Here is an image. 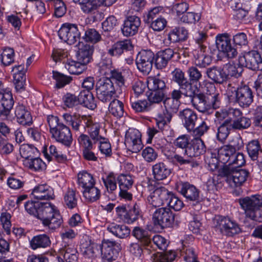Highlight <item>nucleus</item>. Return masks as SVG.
<instances>
[{
	"mask_svg": "<svg viewBox=\"0 0 262 262\" xmlns=\"http://www.w3.org/2000/svg\"><path fill=\"white\" fill-rule=\"evenodd\" d=\"M83 38L86 42L95 43L99 42L101 37L100 34L95 29H89L85 31Z\"/></svg>",
	"mask_w": 262,
	"mask_h": 262,
	"instance_id": "obj_58",
	"label": "nucleus"
},
{
	"mask_svg": "<svg viewBox=\"0 0 262 262\" xmlns=\"http://www.w3.org/2000/svg\"><path fill=\"white\" fill-rule=\"evenodd\" d=\"M166 201L165 204L176 211L180 210L183 206L182 201L169 191Z\"/></svg>",
	"mask_w": 262,
	"mask_h": 262,
	"instance_id": "obj_55",
	"label": "nucleus"
},
{
	"mask_svg": "<svg viewBox=\"0 0 262 262\" xmlns=\"http://www.w3.org/2000/svg\"><path fill=\"white\" fill-rule=\"evenodd\" d=\"M82 192L83 196L85 199L91 202L97 201L99 199L100 196L99 189L95 187V185L84 189Z\"/></svg>",
	"mask_w": 262,
	"mask_h": 262,
	"instance_id": "obj_50",
	"label": "nucleus"
},
{
	"mask_svg": "<svg viewBox=\"0 0 262 262\" xmlns=\"http://www.w3.org/2000/svg\"><path fill=\"white\" fill-rule=\"evenodd\" d=\"M89 127L88 133L94 144L99 142V149L101 152L107 156H111L112 152L111 146L107 139L99 135L100 125L98 123L87 122Z\"/></svg>",
	"mask_w": 262,
	"mask_h": 262,
	"instance_id": "obj_8",
	"label": "nucleus"
},
{
	"mask_svg": "<svg viewBox=\"0 0 262 262\" xmlns=\"http://www.w3.org/2000/svg\"><path fill=\"white\" fill-rule=\"evenodd\" d=\"M59 38L69 45H73L80 38V32L76 25L65 23L58 32Z\"/></svg>",
	"mask_w": 262,
	"mask_h": 262,
	"instance_id": "obj_10",
	"label": "nucleus"
},
{
	"mask_svg": "<svg viewBox=\"0 0 262 262\" xmlns=\"http://www.w3.org/2000/svg\"><path fill=\"white\" fill-rule=\"evenodd\" d=\"M108 111L114 116L120 118L124 114V104L118 99H114L109 105Z\"/></svg>",
	"mask_w": 262,
	"mask_h": 262,
	"instance_id": "obj_48",
	"label": "nucleus"
},
{
	"mask_svg": "<svg viewBox=\"0 0 262 262\" xmlns=\"http://www.w3.org/2000/svg\"><path fill=\"white\" fill-rule=\"evenodd\" d=\"M179 89L185 97L191 98L195 94V89L189 80L187 79L179 84Z\"/></svg>",
	"mask_w": 262,
	"mask_h": 262,
	"instance_id": "obj_51",
	"label": "nucleus"
},
{
	"mask_svg": "<svg viewBox=\"0 0 262 262\" xmlns=\"http://www.w3.org/2000/svg\"><path fill=\"white\" fill-rule=\"evenodd\" d=\"M146 83L149 90L165 91L166 84L165 82L155 76L148 77Z\"/></svg>",
	"mask_w": 262,
	"mask_h": 262,
	"instance_id": "obj_47",
	"label": "nucleus"
},
{
	"mask_svg": "<svg viewBox=\"0 0 262 262\" xmlns=\"http://www.w3.org/2000/svg\"><path fill=\"white\" fill-rule=\"evenodd\" d=\"M120 189H129L133 184V180L130 174H121L118 178Z\"/></svg>",
	"mask_w": 262,
	"mask_h": 262,
	"instance_id": "obj_61",
	"label": "nucleus"
},
{
	"mask_svg": "<svg viewBox=\"0 0 262 262\" xmlns=\"http://www.w3.org/2000/svg\"><path fill=\"white\" fill-rule=\"evenodd\" d=\"M216 45L218 50L229 59L237 55V50L232 45L230 39L227 35H220L216 37Z\"/></svg>",
	"mask_w": 262,
	"mask_h": 262,
	"instance_id": "obj_16",
	"label": "nucleus"
},
{
	"mask_svg": "<svg viewBox=\"0 0 262 262\" xmlns=\"http://www.w3.org/2000/svg\"><path fill=\"white\" fill-rule=\"evenodd\" d=\"M232 165H224L220 168L218 170V176L222 178H225L226 181L230 184V179H232L233 172H234L235 165L234 167H231Z\"/></svg>",
	"mask_w": 262,
	"mask_h": 262,
	"instance_id": "obj_59",
	"label": "nucleus"
},
{
	"mask_svg": "<svg viewBox=\"0 0 262 262\" xmlns=\"http://www.w3.org/2000/svg\"><path fill=\"white\" fill-rule=\"evenodd\" d=\"M50 244L49 237L45 234L34 236L30 241L31 247L34 250L38 248L47 247Z\"/></svg>",
	"mask_w": 262,
	"mask_h": 262,
	"instance_id": "obj_40",
	"label": "nucleus"
},
{
	"mask_svg": "<svg viewBox=\"0 0 262 262\" xmlns=\"http://www.w3.org/2000/svg\"><path fill=\"white\" fill-rule=\"evenodd\" d=\"M216 227L223 234L228 236H232L241 232L239 225L228 217L220 216L217 220Z\"/></svg>",
	"mask_w": 262,
	"mask_h": 262,
	"instance_id": "obj_15",
	"label": "nucleus"
},
{
	"mask_svg": "<svg viewBox=\"0 0 262 262\" xmlns=\"http://www.w3.org/2000/svg\"><path fill=\"white\" fill-rule=\"evenodd\" d=\"M61 254L66 262H77L78 260L79 253L73 247H66L61 251Z\"/></svg>",
	"mask_w": 262,
	"mask_h": 262,
	"instance_id": "obj_45",
	"label": "nucleus"
},
{
	"mask_svg": "<svg viewBox=\"0 0 262 262\" xmlns=\"http://www.w3.org/2000/svg\"><path fill=\"white\" fill-rule=\"evenodd\" d=\"M232 179H230V185L231 186H240L246 182L249 176V172L246 169H239L235 167L233 172Z\"/></svg>",
	"mask_w": 262,
	"mask_h": 262,
	"instance_id": "obj_31",
	"label": "nucleus"
},
{
	"mask_svg": "<svg viewBox=\"0 0 262 262\" xmlns=\"http://www.w3.org/2000/svg\"><path fill=\"white\" fill-rule=\"evenodd\" d=\"M174 55V51L170 48L159 51L155 58V66L158 69H162L166 67L168 62Z\"/></svg>",
	"mask_w": 262,
	"mask_h": 262,
	"instance_id": "obj_25",
	"label": "nucleus"
},
{
	"mask_svg": "<svg viewBox=\"0 0 262 262\" xmlns=\"http://www.w3.org/2000/svg\"><path fill=\"white\" fill-rule=\"evenodd\" d=\"M19 152L21 156L28 161L34 157H38L40 154L37 148L29 144L21 145L19 148Z\"/></svg>",
	"mask_w": 262,
	"mask_h": 262,
	"instance_id": "obj_38",
	"label": "nucleus"
},
{
	"mask_svg": "<svg viewBox=\"0 0 262 262\" xmlns=\"http://www.w3.org/2000/svg\"><path fill=\"white\" fill-rule=\"evenodd\" d=\"M243 66H242L239 63L237 65V67L230 63L224 65L223 68L226 71L227 81L229 78V76L235 77L241 76L243 70Z\"/></svg>",
	"mask_w": 262,
	"mask_h": 262,
	"instance_id": "obj_49",
	"label": "nucleus"
},
{
	"mask_svg": "<svg viewBox=\"0 0 262 262\" xmlns=\"http://www.w3.org/2000/svg\"><path fill=\"white\" fill-rule=\"evenodd\" d=\"M106 71L104 72V75H108L110 74V78L115 79L119 86L121 87L124 84V78L121 72L118 69L114 68L108 64Z\"/></svg>",
	"mask_w": 262,
	"mask_h": 262,
	"instance_id": "obj_46",
	"label": "nucleus"
},
{
	"mask_svg": "<svg viewBox=\"0 0 262 262\" xmlns=\"http://www.w3.org/2000/svg\"><path fill=\"white\" fill-rule=\"evenodd\" d=\"M62 223V217L59 211H55L53 215L46 220L42 223L44 226L48 227L49 229L55 230L61 226Z\"/></svg>",
	"mask_w": 262,
	"mask_h": 262,
	"instance_id": "obj_42",
	"label": "nucleus"
},
{
	"mask_svg": "<svg viewBox=\"0 0 262 262\" xmlns=\"http://www.w3.org/2000/svg\"><path fill=\"white\" fill-rule=\"evenodd\" d=\"M103 258L111 262L115 259L121 250L120 245L115 241L103 239L101 248Z\"/></svg>",
	"mask_w": 262,
	"mask_h": 262,
	"instance_id": "obj_17",
	"label": "nucleus"
},
{
	"mask_svg": "<svg viewBox=\"0 0 262 262\" xmlns=\"http://www.w3.org/2000/svg\"><path fill=\"white\" fill-rule=\"evenodd\" d=\"M14 50L11 48L4 50L1 55V60L4 66H7L14 62Z\"/></svg>",
	"mask_w": 262,
	"mask_h": 262,
	"instance_id": "obj_62",
	"label": "nucleus"
},
{
	"mask_svg": "<svg viewBox=\"0 0 262 262\" xmlns=\"http://www.w3.org/2000/svg\"><path fill=\"white\" fill-rule=\"evenodd\" d=\"M205 73L207 77L216 84H223L227 82V75L223 67L212 66L206 69Z\"/></svg>",
	"mask_w": 262,
	"mask_h": 262,
	"instance_id": "obj_21",
	"label": "nucleus"
},
{
	"mask_svg": "<svg viewBox=\"0 0 262 262\" xmlns=\"http://www.w3.org/2000/svg\"><path fill=\"white\" fill-rule=\"evenodd\" d=\"M78 182L79 185L83 189L90 186L92 187L95 184L92 175L85 171L80 172L78 174Z\"/></svg>",
	"mask_w": 262,
	"mask_h": 262,
	"instance_id": "obj_44",
	"label": "nucleus"
},
{
	"mask_svg": "<svg viewBox=\"0 0 262 262\" xmlns=\"http://www.w3.org/2000/svg\"><path fill=\"white\" fill-rule=\"evenodd\" d=\"M151 92L148 96V103L150 105L154 103H159L163 102L165 99V91L150 90Z\"/></svg>",
	"mask_w": 262,
	"mask_h": 262,
	"instance_id": "obj_53",
	"label": "nucleus"
},
{
	"mask_svg": "<svg viewBox=\"0 0 262 262\" xmlns=\"http://www.w3.org/2000/svg\"><path fill=\"white\" fill-rule=\"evenodd\" d=\"M51 134L57 142L67 147L71 146L73 138L71 130L67 125L63 124Z\"/></svg>",
	"mask_w": 262,
	"mask_h": 262,
	"instance_id": "obj_18",
	"label": "nucleus"
},
{
	"mask_svg": "<svg viewBox=\"0 0 262 262\" xmlns=\"http://www.w3.org/2000/svg\"><path fill=\"white\" fill-rule=\"evenodd\" d=\"M241 208L244 210L246 217L259 223L262 222V198L259 195H253L238 199Z\"/></svg>",
	"mask_w": 262,
	"mask_h": 262,
	"instance_id": "obj_2",
	"label": "nucleus"
},
{
	"mask_svg": "<svg viewBox=\"0 0 262 262\" xmlns=\"http://www.w3.org/2000/svg\"><path fill=\"white\" fill-rule=\"evenodd\" d=\"M151 239L153 243L159 249L163 251V252H158L153 255L152 258L154 262H172L174 259L176 257L174 252L171 250L166 251L168 244L163 237L156 235L151 238Z\"/></svg>",
	"mask_w": 262,
	"mask_h": 262,
	"instance_id": "obj_7",
	"label": "nucleus"
},
{
	"mask_svg": "<svg viewBox=\"0 0 262 262\" xmlns=\"http://www.w3.org/2000/svg\"><path fill=\"white\" fill-rule=\"evenodd\" d=\"M220 161L224 164L234 165L236 167H241L245 163L244 155L235 151L234 148L230 144L223 145L215 149Z\"/></svg>",
	"mask_w": 262,
	"mask_h": 262,
	"instance_id": "obj_4",
	"label": "nucleus"
},
{
	"mask_svg": "<svg viewBox=\"0 0 262 262\" xmlns=\"http://www.w3.org/2000/svg\"><path fill=\"white\" fill-rule=\"evenodd\" d=\"M183 246L181 251V256L186 262L194 261L196 259V255L195 254L194 249L191 247H186L183 244Z\"/></svg>",
	"mask_w": 262,
	"mask_h": 262,
	"instance_id": "obj_63",
	"label": "nucleus"
},
{
	"mask_svg": "<svg viewBox=\"0 0 262 262\" xmlns=\"http://www.w3.org/2000/svg\"><path fill=\"white\" fill-rule=\"evenodd\" d=\"M239 64L254 71H262V58L260 54L256 51H251L245 53L238 58Z\"/></svg>",
	"mask_w": 262,
	"mask_h": 262,
	"instance_id": "obj_9",
	"label": "nucleus"
},
{
	"mask_svg": "<svg viewBox=\"0 0 262 262\" xmlns=\"http://www.w3.org/2000/svg\"><path fill=\"white\" fill-rule=\"evenodd\" d=\"M154 178L157 181L166 179L171 173V169L163 162H159L152 166Z\"/></svg>",
	"mask_w": 262,
	"mask_h": 262,
	"instance_id": "obj_33",
	"label": "nucleus"
},
{
	"mask_svg": "<svg viewBox=\"0 0 262 262\" xmlns=\"http://www.w3.org/2000/svg\"><path fill=\"white\" fill-rule=\"evenodd\" d=\"M133 235L144 246H148L151 244V235L148 231L136 227L133 231Z\"/></svg>",
	"mask_w": 262,
	"mask_h": 262,
	"instance_id": "obj_37",
	"label": "nucleus"
},
{
	"mask_svg": "<svg viewBox=\"0 0 262 262\" xmlns=\"http://www.w3.org/2000/svg\"><path fill=\"white\" fill-rule=\"evenodd\" d=\"M154 53L150 50H142L137 55L136 63L138 70L144 74H147L151 70Z\"/></svg>",
	"mask_w": 262,
	"mask_h": 262,
	"instance_id": "obj_14",
	"label": "nucleus"
},
{
	"mask_svg": "<svg viewBox=\"0 0 262 262\" xmlns=\"http://www.w3.org/2000/svg\"><path fill=\"white\" fill-rule=\"evenodd\" d=\"M191 102L193 106L200 112L205 113L210 110L206 95L203 93H195L191 98Z\"/></svg>",
	"mask_w": 262,
	"mask_h": 262,
	"instance_id": "obj_29",
	"label": "nucleus"
},
{
	"mask_svg": "<svg viewBox=\"0 0 262 262\" xmlns=\"http://www.w3.org/2000/svg\"><path fill=\"white\" fill-rule=\"evenodd\" d=\"M226 93L230 100L244 108L249 107L253 101L252 91L247 85L235 87L229 83Z\"/></svg>",
	"mask_w": 262,
	"mask_h": 262,
	"instance_id": "obj_3",
	"label": "nucleus"
},
{
	"mask_svg": "<svg viewBox=\"0 0 262 262\" xmlns=\"http://www.w3.org/2000/svg\"><path fill=\"white\" fill-rule=\"evenodd\" d=\"M64 68L71 74L79 75L86 69V67L79 61L68 60L64 63Z\"/></svg>",
	"mask_w": 262,
	"mask_h": 262,
	"instance_id": "obj_43",
	"label": "nucleus"
},
{
	"mask_svg": "<svg viewBox=\"0 0 262 262\" xmlns=\"http://www.w3.org/2000/svg\"><path fill=\"white\" fill-rule=\"evenodd\" d=\"M95 89L97 98L104 103L111 101L116 93L114 83L108 77L101 78L97 81Z\"/></svg>",
	"mask_w": 262,
	"mask_h": 262,
	"instance_id": "obj_6",
	"label": "nucleus"
},
{
	"mask_svg": "<svg viewBox=\"0 0 262 262\" xmlns=\"http://www.w3.org/2000/svg\"><path fill=\"white\" fill-rule=\"evenodd\" d=\"M132 48L133 46L129 40L119 41L114 43L111 48L108 50V53L112 56H119L124 51L130 50Z\"/></svg>",
	"mask_w": 262,
	"mask_h": 262,
	"instance_id": "obj_28",
	"label": "nucleus"
},
{
	"mask_svg": "<svg viewBox=\"0 0 262 262\" xmlns=\"http://www.w3.org/2000/svg\"><path fill=\"white\" fill-rule=\"evenodd\" d=\"M79 103L92 110H94L97 106L94 97L89 91H81L79 93Z\"/></svg>",
	"mask_w": 262,
	"mask_h": 262,
	"instance_id": "obj_34",
	"label": "nucleus"
},
{
	"mask_svg": "<svg viewBox=\"0 0 262 262\" xmlns=\"http://www.w3.org/2000/svg\"><path fill=\"white\" fill-rule=\"evenodd\" d=\"M179 116L186 129L192 132L198 119L196 113L191 109L185 108L179 112Z\"/></svg>",
	"mask_w": 262,
	"mask_h": 262,
	"instance_id": "obj_22",
	"label": "nucleus"
},
{
	"mask_svg": "<svg viewBox=\"0 0 262 262\" xmlns=\"http://www.w3.org/2000/svg\"><path fill=\"white\" fill-rule=\"evenodd\" d=\"M176 148L182 149L184 154L189 158L185 159L179 155H175L173 159L181 165H187L191 168L198 166V163L194 161L191 158L203 155L206 151V146L203 140L200 138L191 140L187 135H182L176 138L173 141Z\"/></svg>",
	"mask_w": 262,
	"mask_h": 262,
	"instance_id": "obj_1",
	"label": "nucleus"
},
{
	"mask_svg": "<svg viewBox=\"0 0 262 262\" xmlns=\"http://www.w3.org/2000/svg\"><path fill=\"white\" fill-rule=\"evenodd\" d=\"M58 211L54 205L51 203H41L40 207L39 209L37 218L40 219L42 223L46 220L50 218L55 211Z\"/></svg>",
	"mask_w": 262,
	"mask_h": 262,
	"instance_id": "obj_35",
	"label": "nucleus"
},
{
	"mask_svg": "<svg viewBox=\"0 0 262 262\" xmlns=\"http://www.w3.org/2000/svg\"><path fill=\"white\" fill-rule=\"evenodd\" d=\"M163 103L167 115L166 116L159 115L156 119L157 126L162 130L169 127L168 123L171 119L172 114L178 111L181 101H175L169 97H166Z\"/></svg>",
	"mask_w": 262,
	"mask_h": 262,
	"instance_id": "obj_5",
	"label": "nucleus"
},
{
	"mask_svg": "<svg viewBox=\"0 0 262 262\" xmlns=\"http://www.w3.org/2000/svg\"><path fill=\"white\" fill-rule=\"evenodd\" d=\"M64 104L68 107L72 108L79 104V95L78 96L71 93H67L63 96Z\"/></svg>",
	"mask_w": 262,
	"mask_h": 262,
	"instance_id": "obj_64",
	"label": "nucleus"
},
{
	"mask_svg": "<svg viewBox=\"0 0 262 262\" xmlns=\"http://www.w3.org/2000/svg\"><path fill=\"white\" fill-rule=\"evenodd\" d=\"M107 231L119 238H125L130 234V229L123 224L112 223L107 227Z\"/></svg>",
	"mask_w": 262,
	"mask_h": 262,
	"instance_id": "obj_30",
	"label": "nucleus"
},
{
	"mask_svg": "<svg viewBox=\"0 0 262 262\" xmlns=\"http://www.w3.org/2000/svg\"><path fill=\"white\" fill-rule=\"evenodd\" d=\"M207 102L209 109H217L220 107L221 104V96L219 93L206 95Z\"/></svg>",
	"mask_w": 262,
	"mask_h": 262,
	"instance_id": "obj_60",
	"label": "nucleus"
},
{
	"mask_svg": "<svg viewBox=\"0 0 262 262\" xmlns=\"http://www.w3.org/2000/svg\"><path fill=\"white\" fill-rule=\"evenodd\" d=\"M81 250L84 256L92 258L95 256L96 252L98 251V248L97 244L95 243L83 244L81 247Z\"/></svg>",
	"mask_w": 262,
	"mask_h": 262,
	"instance_id": "obj_54",
	"label": "nucleus"
},
{
	"mask_svg": "<svg viewBox=\"0 0 262 262\" xmlns=\"http://www.w3.org/2000/svg\"><path fill=\"white\" fill-rule=\"evenodd\" d=\"M174 215L169 208L162 207L156 209L152 215L155 225L162 228L170 227L174 221Z\"/></svg>",
	"mask_w": 262,
	"mask_h": 262,
	"instance_id": "obj_11",
	"label": "nucleus"
},
{
	"mask_svg": "<svg viewBox=\"0 0 262 262\" xmlns=\"http://www.w3.org/2000/svg\"><path fill=\"white\" fill-rule=\"evenodd\" d=\"M141 25L140 18L136 15H130L126 17L124 21L122 32L125 36L135 35Z\"/></svg>",
	"mask_w": 262,
	"mask_h": 262,
	"instance_id": "obj_20",
	"label": "nucleus"
},
{
	"mask_svg": "<svg viewBox=\"0 0 262 262\" xmlns=\"http://www.w3.org/2000/svg\"><path fill=\"white\" fill-rule=\"evenodd\" d=\"M127 214L125 217L127 223H133L142 216V211L139 204L135 203L132 206H127Z\"/></svg>",
	"mask_w": 262,
	"mask_h": 262,
	"instance_id": "obj_36",
	"label": "nucleus"
},
{
	"mask_svg": "<svg viewBox=\"0 0 262 262\" xmlns=\"http://www.w3.org/2000/svg\"><path fill=\"white\" fill-rule=\"evenodd\" d=\"M231 129H232L231 119L230 118L226 119L217 128V139L220 142L224 143L230 134Z\"/></svg>",
	"mask_w": 262,
	"mask_h": 262,
	"instance_id": "obj_32",
	"label": "nucleus"
},
{
	"mask_svg": "<svg viewBox=\"0 0 262 262\" xmlns=\"http://www.w3.org/2000/svg\"><path fill=\"white\" fill-rule=\"evenodd\" d=\"M64 202L66 206L70 209H73L76 207L77 200L75 191L74 190L68 189L64 195Z\"/></svg>",
	"mask_w": 262,
	"mask_h": 262,
	"instance_id": "obj_57",
	"label": "nucleus"
},
{
	"mask_svg": "<svg viewBox=\"0 0 262 262\" xmlns=\"http://www.w3.org/2000/svg\"><path fill=\"white\" fill-rule=\"evenodd\" d=\"M31 194L37 200H50L54 197L53 189L47 184L36 186L33 189Z\"/></svg>",
	"mask_w": 262,
	"mask_h": 262,
	"instance_id": "obj_24",
	"label": "nucleus"
},
{
	"mask_svg": "<svg viewBox=\"0 0 262 262\" xmlns=\"http://www.w3.org/2000/svg\"><path fill=\"white\" fill-rule=\"evenodd\" d=\"M192 38L195 42L198 44L200 51L202 53H205L207 45L206 33L203 31H194L192 34Z\"/></svg>",
	"mask_w": 262,
	"mask_h": 262,
	"instance_id": "obj_41",
	"label": "nucleus"
},
{
	"mask_svg": "<svg viewBox=\"0 0 262 262\" xmlns=\"http://www.w3.org/2000/svg\"><path fill=\"white\" fill-rule=\"evenodd\" d=\"M247 149L249 156L252 160H257L259 162V155L262 152V149L257 140H252L247 145Z\"/></svg>",
	"mask_w": 262,
	"mask_h": 262,
	"instance_id": "obj_39",
	"label": "nucleus"
},
{
	"mask_svg": "<svg viewBox=\"0 0 262 262\" xmlns=\"http://www.w3.org/2000/svg\"><path fill=\"white\" fill-rule=\"evenodd\" d=\"M94 49L93 46L88 44H79V51L77 55V60L86 66L92 59Z\"/></svg>",
	"mask_w": 262,
	"mask_h": 262,
	"instance_id": "obj_26",
	"label": "nucleus"
},
{
	"mask_svg": "<svg viewBox=\"0 0 262 262\" xmlns=\"http://www.w3.org/2000/svg\"><path fill=\"white\" fill-rule=\"evenodd\" d=\"M14 113L19 124L28 126L32 124L33 120L31 113L23 104L17 105L15 107Z\"/></svg>",
	"mask_w": 262,
	"mask_h": 262,
	"instance_id": "obj_23",
	"label": "nucleus"
},
{
	"mask_svg": "<svg viewBox=\"0 0 262 262\" xmlns=\"http://www.w3.org/2000/svg\"><path fill=\"white\" fill-rule=\"evenodd\" d=\"M53 77L56 80V86L58 89L62 88L69 84L72 80L71 77L67 76L59 72H53Z\"/></svg>",
	"mask_w": 262,
	"mask_h": 262,
	"instance_id": "obj_56",
	"label": "nucleus"
},
{
	"mask_svg": "<svg viewBox=\"0 0 262 262\" xmlns=\"http://www.w3.org/2000/svg\"><path fill=\"white\" fill-rule=\"evenodd\" d=\"M124 143L128 150L132 152L140 151L143 147L140 132L135 128H129L125 134Z\"/></svg>",
	"mask_w": 262,
	"mask_h": 262,
	"instance_id": "obj_13",
	"label": "nucleus"
},
{
	"mask_svg": "<svg viewBox=\"0 0 262 262\" xmlns=\"http://www.w3.org/2000/svg\"><path fill=\"white\" fill-rule=\"evenodd\" d=\"M180 192L187 199L196 201L198 202L200 201V195L199 190L193 185L189 183H183L181 186Z\"/></svg>",
	"mask_w": 262,
	"mask_h": 262,
	"instance_id": "obj_27",
	"label": "nucleus"
},
{
	"mask_svg": "<svg viewBox=\"0 0 262 262\" xmlns=\"http://www.w3.org/2000/svg\"><path fill=\"white\" fill-rule=\"evenodd\" d=\"M169 191L164 187L157 188L147 198L149 204L154 207H159L165 204Z\"/></svg>",
	"mask_w": 262,
	"mask_h": 262,
	"instance_id": "obj_19",
	"label": "nucleus"
},
{
	"mask_svg": "<svg viewBox=\"0 0 262 262\" xmlns=\"http://www.w3.org/2000/svg\"><path fill=\"white\" fill-rule=\"evenodd\" d=\"M232 129L243 130L249 128L251 124V121L249 118L242 116L237 119H231Z\"/></svg>",
	"mask_w": 262,
	"mask_h": 262,
	"instance_id": "obj_52",
	"label": "nucleus"
},
{
	"mask_svg": "<svg viewBox=\"0 0 262 262\" xmlns=\"http://www.w3.org/2000/svg\"><path fill=\"white\" fill-rule=\"evenodd\" d=\"M13 105L11 92L9 89H5L3 83L0 81V117L6 118Z\"/></svg>",
	"mask_w": 262,
	"mask_h": 262,
	"instance_id": "obj_12",
	"label": "nucleus"
}]
</instances>
